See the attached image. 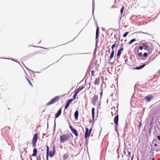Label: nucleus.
<instances>
[{
	"label": "nucleus",
	"instance_id": "obj_9",
	"mask_svg": "<svg viewBox=\"0 0 160 160\" xmlns=\"http://www.w3.org/2000/svg\"><path fill=\"white\" fill-rule=\"evenodd\" d=\"M69 127L70 128L71 131H72L73 133L75 134V135L77 137L78 135V134L77 132V130L75 129H73L72 128V127L71 126H69Z\"/></svg>",
	"mask_w": 160,
	"mask_h": 160
},
{
	"label": "nucleus",
	"instance_id": "obj_31",
	"mask_svg": "<svg viewBox=\"0 0 160 160\" xmlns=\"http://www.w3.org/2000/svg\"><path fill=\"white\" fill-rule=\"evenodd\" d=\"M128 33H129V32H126L125 33H124L123 35V37H126L127 36V35H128Z\"/></svg>",
	"mask_w": 160,
	"mask_h": 160
},
{
	"label": "nucleus",
	"instance_id": "obj_49",
	"mask_svg": "<svg viewBox=\"0 0 160 160\" xmlns=\"http://www.w3.org/2000/svg\"><path fill=\"white\" fill-rule=\"evenodd\" d=\"M102 92H101V96H102Z\"/></svg>",
	"mask_w": 160,
	"mask_h": 160
},
{
	"label": "nucleus",
	"instance_id": "obj_30",
	"mask_svg": "<svg viewBox=\"0 0 160 160\" xmlns=\"http://www.w3.org/2000/svg\"><path fill=\"white\" fill-rule=\"evenodd\" d=\"M148 53L147 52H145L143 54V56L144 57H146L148 56Z\"/></svg>",
	"mask_w": 160,
	"mask_h": 160
},
{
	"label": "nucleus",
	"instance_id": "obj_22",
	"mask_svg": "<svg viewBox=\"0 0 160 160\" xmlns=\"http://www.w3.org/2000/svg\"><path fill=\"white\" fill-rule=\"evenodd\" d=\"M92 116L93 118H94V112H95V109L94 108H92Z\"/></svg>",
	"mask_w": 160,
	"mask_h": 160
},
{
	"label": "nucleus",
	"instance_id": "obj_35",
	"mask_svg": "<svg viewBox=\"0 0 160 160\" xmlns=\"http://www.w3.org/2000/svg\"><path fill=\"white\" fill-rule=\"evenodd\" d=\"M49 147L48 146H47V153H48Z\"/></svg>",
	"mask_w": 160,
	"mask_h": 160
},
{
	"label": "nucleus",
	"instance_id": "obj_24",
	"mask_svg": "<svg viewBox=\"0 0 160 160\" xmlns=\"http://www.w3.org/2000/svg\"><path fill=\"white\" fill-rule=\"evenodd\" d=\"M124 9V7L123 6L120 10V13L121 14V16H122V14L123 13V10Z\"/></svg>",
	"mask_w": 160,
	"mask_h": 160
},
{
	"label": "nucleus",
	"instance_id": "obj_46",
	"mask_svg": "<svg viewBox=\"0 0 160 160\" xmlns=\"http://www.w3.org/2000/svg\"><path fill=\"white\" fill-rule=\"evenodd\" d=\"M158 130L159 131V132H160V128H158Z\"/></svg>",
	"mask_w": 160,
	"mask_h": 160
},
{
	"label": "nucleus",
	"instance_id": "obj_38",
	"mask_svg": "<svg viewBox=\"0 0 160 160\" xmlns=\"http://www.w3.org/2000/svg\"><path fill=\"white\" fill-rule=\"evenodd\" d=\"M48 153H47V155H46L47 160H48Z\"/></svg>",
	"mask_w": 160,
	"mask_h": 160
},
{
	"label": "nucleus",
	"instance_id": "obj_15",
	"mask_svg": "<svg viewBox=\"0 0 160 160\" xmlns=\"http://www.w3.org/2000/svg\"><path fill=\"white\" fill-rule=\"evenodd\" d=\"M114 54V51H112V52L110 54V56L109 58V61H110L113 57Z\"/></svg>",
	"mask_w": 160,
	"mask_h": 160
},
{
	"label": "nucleus",
	"instance_id": "obj_45",
	"mask_svg": "<svg viewBox=\"0 0 160 160\" xmlns=\"http://www.w3.org/2000/svg\"><path fill=\"white\" fill-rule=\"evenodd\" d=\"M154 147H157V144L155 143L154 144Z\"/></svg>",
	"mask_w": 160,
	"mask_h": 160
},
{
	"label": "nucleus",
	"instance_id": "obj_36",
	"mask_svg": "<svg viewBox=\"0 0 160 160\" xmlns=\"http://www.w3.org/2000/svg\"><path fill=\"white\" fill-rule=\"evenodd\" d=\"M72 99H70L69 100V101L67 102V103H68L69 104L70 103H71L72 102Z\"/></svg>",
	"mask_w": 160,
	"mask_h": 160
},
{
	"label": "nucleus",
	"instance_id": "obj_12",
	"mask_svg": "<svg viewBox=\"0 0 160 160\" xmlns=\"http://www.w3.org/2000/svg\"><path fill=\"white\" fill-rule=\"evenodd\" d=\"M62 109L61 108L58 111V112L55 114V118H58L61 114V113Z\"/></svg>",
	"mask_w": 160,
	"mask_h": 160
},
{
	"label": "nucleus",
	"instance_id": "obj_6",
	"mask_svg": "<svg viewBox=\"0 0 160 160\" xmlns=\"http://www.w3.org/2000/svg\"><path fill=\"white\" fill-rule=\"evenodd\" d=\"M153 96L151 94H149L145 97V100L147 102H149L153 99Z\"/></svg>",
	"mask_w": 160,
	"mask_h": 160
},
{
	"label": "nucleus",
	"instance_id": "obj_50",
	"mask_svg": "<svg viewBox=\"0 0 160 160\" xmlns=\"http://www.w3.org/2000/svg\"><path fill=\"white\" fill-rule=\"evenodd\" d=\"M37 53L36 52L35 53V54H36Z\"/></svg>",
	"mask_w": 160,
	"mask_h": 160
},
{
	"label": "nucleus",
	"instance_id": "obj_20",
	"mask_svg": "<svg viewBox=\"0 0 160 160\" xmlns=\"http://www.w3.org/2000/svg\"><path fill=\"white\" fill-rule=\"evenodd\" d=\"M69 157V155L67 154H64L62 156L63 160H66Z\"/></svg>",
	"mask_w": 160,
	"mask_h": 160
},
{
	"label": "nucleus",
	"instance_id": "obj_4",
	"mask_svg": "<svg viewBox=\"0 0 160 160\" xmlns=\"http://www.w3.org/2000/svg\"><path fill=\"white\" fill-rule=\"evenodd\" d=\"M92 103L94 106H96L98 102V96L97 95H94L91 99Z\"/></svg>",
	"mask_w": 160,
	"mask_h": 160
},
{
	"label": "nucleus",
	"instance_id": "obj_47",
	"mask_svg": "<svg viewBox=\"0 0 160 160\" xmlns=\"http://www.w3.org/2000/svg\"><path fill=\"white\" fill-rule=\"evenodd\" d=\"M152 160H155V159H154V158H153L152 159Z\"/></svg>",
	"mask_w": 160,
	"mask_h": 160
},
{
	"label": "nucleus",
	"instance_id": "obj_37",
	"mask_svg": "<svg viewBox=\"0 0 160 160\" xmlns=\"http://www.w3.org/2000/svg\"><path fill=\"white\" fill-rule=\"evenodd\" d=\"M131 154V152L129 151H128V158L129 157H130Z\"/></svg>",
	"mask_w": 160,
	"mask_h": 160
},
{
	"label": "nucleus",
	"instance_id": "obj_19",
	"mask_svg": "<svg viewBox=\"0 0 160 160\" xmlns=\"http://www.w3.org/2000/svg\"><path fill=\"white\" fill-rule=\"evenodd\" d=\"M84 87L83 86H81L79 87V88H78V89L76 91V92H77V93H78L79 92L81 91L83 88H84Z\"/></svg>",
	"mask_w": 160,
	"mask_h": 160
},
{
	"label": "nucleus",
	"instance_id": "obj_39",
	"mask_svg": "<svg viewBox=\"0 0 160 160\" xmlns=\"http://www.w3.org/2000/svg\"><path fill=\"white\" fill-rule=\"evenodd\" d=\"M157 138L158 140H160V136L158 135L157 136Z\"/></svg>",
	"mask_w": 160,
	"mask_h": 160
},
{
	"label": "nucleus",
	"instance_id": "obj_42",
	"mask_svg": "<svg viewBox=\"0 0 160 160\" xmlns=\"http://www.w3.org/2000/svg\"><path fill=\"white\" fill-rule=\"evenodd\" d=\"M151 127H150V129H149V132L150 133H151Z\"/></svg>",
	"mask_w": 160,
	"mask_h": 160
},
{
	"label": "nucleus",
	"instance_id": "obj_41",
	"mask_svg": "<svg viewBox=\"0 0 160 160\" xmlns=\"http://www.w3.org/2000/svg\"><path fill=\"white\" fill-rule=\"evenodd\" d=\"M152 122H151V123H150V127H151V128H152Z\"/></svg>",
	"mask_w": 160,
	"mask_h": 160
},
{
	"label": "nucleus",
	"instance_id": "obj_44",
	"mask_svg": "<svg viewBox=\"0 0 160 160\" xmlns=\"http://www.w3.org/2000/svg\"><path fill=\"white\" fill-rule=\"evenodd\" d=\"M154 134H155V135H157V134H158V133H157L156 131H155L154 132Z\"/></svg>",
	"mask_w": 160,
	"mask_h": 160
},
{
	"label": "nucleus",
	"instance_id": "obj_17",
	"mask_svg": "<svg viewBox=\"0 0 160 160\" xmlns=\"http://www.w3.org/2000/svg\"><path fill=\"white\" fill-rule=\"evenodd\" d=\"M100 78H96L94 81V84L95 85H98L99 83Z\"/></svg>",
	"mask_w": 160,
	"mask_h": 160
},
{
	"label": "nucleus",
	"instance_id": "obj_10",
	"mask_svg": "<svg viewBox=\"0 0 160 160\" xmlns=\"http://www.w3.org/2000/svg\"><path fill=\"white\" fill-rule=\"evenodd\" d=\"M55 147L53 146V149L52 151H50L49 152L48 151V154L49 156L50 157H52L55 154Z\"/></svg>",
	"mask_w": 160,
	"mask_h": 160
},
{
	"label": "nucleus",
	"instance_id": "obj_13",
	"mask_svg": "<svg viewBox=\"0 0 160 160\" xmlns=\"http://www.w3.org/2000/svg\"><path fill=\"white\" fill-rule=\"evenodd\" d=\"M99 33V28L98 26L97 27L96 31V42H97L98 40L97 38H98V35Z\"/></svg>",
	"mask_w": 160,
	"mask_h": 160
},
{
	"label": "nucleus",
	"instance_id": "obj_26",
	"mask_svg": "<svg viewBox=\"0 0 160 160\" xmlns=\"http://www.w3.org/2000/svg\"><path fill=\"white\" fill-rule=\"evenodd\" d=\"M116 42L112 45V47H111L112 49V51H114L113 49H114V48L116 46Z\"/></svg>",
	"mask_w": 160,
	"mask_h": 160
},
{
	"label": "nucleus",
	"instance_id": "obj_29",
	"mask_svg": "<svg viewBox=\"0 0 160 160\" xmlns=\"http://www.w3.org/2000/svg\"><path fill=\"white\" fill-rule=\"evenodd\" d=\"M143 48V47L142 46H140L139 48H138V49H139L140 50H142Z\"/></svg>",
	"mask_w": 160,
	"mask_h": 160
},
{
	"label": "nucleus",
	"instance_id": "obj_34",
	"mask_svg": "<svg viewBox=\"0 0 160 160\" xmlns=\"http://www.w3.org/2000/svg\"><path fill=\"white\" fill-rule=\"evenodd\" d=\"M27 80L28 81V82L29 83V84L32 87L33 86L32 85V84L31 82L27 78Z\"/></svg>",
	"mask_w": 160,
	"mask_h": 160
},
{
	"label": "nucleus",
	"instance_id": "obj_5",
	"mask_svg": "<svg viewBox=\"0 0 160 160\" xmlns=\"http://www.w3.org/2000/svg\"><path fill=\"white\" fill-rule=\"evenodd\" d=\"M38 140V134L35 133L33 138L32 140V143L33 146H34L35 145L36 143L37 142Z\"/></svg>",
	"mask_w": 160,
	"mask_h": 160
},
{
	"label": "nucleus",
	"instance_id": "obj_25",
	"mask_svg": "<svg viewBox=\"0 0 160 160\" xmlns=\"http://www.w3.org/2000/svg\"><path fill=\"white\" fill-rule=\"evenodd\" d=\"M136 41V39L135 38L133 39L132 40H131L128 43V44H132V43L135 41Z\"/></svg>",
	"mask_w": 160,
	"mask_h": 160
},
{
	"label": "nucleus",
	"instance_id": "obj_3",
	"mask_svg": "<svg viewBox=\"0 0 160 160\" xmlns=\"http://www.w3.org/2000/svg\"><path fill=\"white\" fill-rule=\"evenodd\" d=\"M59 97L58 96H57L54 97V98L52 99L48 102L47 103V106H49L53 104L59 100Z\"/></svg>",
	"mask_w": 160,
	"mask_h": 160
},
{
	"label": "nucleus",
	"instance_id": "obj_33",
	"mask_svg": "<svg viewBox=\"0 0 160 160\" xmlns=\"http://www.w3.org/2000/svg\"><path fill=\"white\" fill-rule=\"evenodd\" d=\"M128 58H127L125 60V64H127L128 65H129V64L128 63Z\"/></svg>",
	"mask_w": 160,
	"mask_h": 160
},
{
	"label": "nucleus",
	"instance_id": "obj_48",
	"mask_svg": "<svg viewBox=\"0 0 160 160\" xmlns=\"http://www.w3.org/2000/svg\"><path fill=\"white\" fill-rule=\"evenodd\" d=\"M133 155L132 156V160L133 159Z\"/></svg>",
	"mask_w": 160,
	"mask_h": 160
},
{
	"label": "nucleus",
	"instance_id": "obj_11",
	"mask_svg": "<svg viewBox=\"0 0 160 160\" xmlns=\"http://www.w3.org/2000/svg\"><path fill=\"white\" fill-rule=\"evenodd\" d=\"M123 48H122L118 51L117 54V57H118V58L119 57L121 54L122 52L123 51Z\"/></svg>",
	"mask_w": 160,
	"mask_h": 160
},
{
	"label": "nucleus",
	"instance_id": "obj_40",
	"mask_svg": "<svg viewBox=\"0 0 160 160\" xmlns=\"http://www.w3.org/2000/svg\"><path fill=\"white\" fill-rule=\"evenodd\" d=\"M142 125V124H141V122L139 123V127L140 128L141 127V126Z\"/></svg>",
	"mask_w": 160,
	"mask_h": 160
},
{
	"label": "nucleus",
	"instance_id": "obj_14",
	"mask_svg": "<svg viewBox=\"0 0 160 160\" xmlns=\"http://www.w3.org/2000/svg\"><path fill=\"white\" fill-rule=\"evenodd\" d=\"M10 129V128L9 127H7L2 129V130L3 132H6V133H7L8 132Z\"/></svg>",
	"mask_w": 160,
	"mask_h": 160
},
{
	"label": "nucleus",
	"instance_id": "obj_8",
	"mask_svg": "<svg viewBox=\"0 0 160 160\" xmlns=\"http://www.w3.org/2000/svg\"><path fill=\"white\" fill-rule=\"evenodd\" d=\"M118 119L119 116L118 114L115 117L114 119V122L115 124L116 127H117L118 126Z\"/></svg>",
	"mask_w": 160,
	"mask_h": 160
},
{
	"label": "nucleus",
	"instance_id": "obj_23",
	"mask_svg": "<svg viewBox=\"0 0 160 160\" xmlns=\"http://www.w3.org/2000/svg\"><path fill=\"white\" fill-rule=\"evenodd\" d=\"M139 50L138 49L137 50V52L138 53V55L140 57H142V52H139Z\"/></svg>",
	"mask_w": 160,
	"mask_h": 160
},
{
	"label": "nucleus",
	"instance_id": "obj_43",
	"mask_svg": "<svg viewBox=\"0 0 160 160\" xmlns=\"http://www.w3.org/2000/svg\"><path fill=\"white\" fill-rule=\"evenodd\" d=\"M92 130V128H91L90 129L89 131V132H91Z\"/></svg>",
	"mask_w": 160,
	"mask_h": 160
},
{
	"label": "nucleus",
	"instance_id": "obj_21",
	"mask_svg": "<svg viewBox=\"0 0 160 160\" xmlns=\"http://www.w3.org/2000/svg\"><path fill=\"white\" fill-rule=\"evenodd\" d=\"M146 64H143L141 66L139 67H137L135 68V69L137 70L143 68L145 66Z\"/></svg>",
	"mask_w": 160,
	"mask_h": 160
},
{
	"label": "nucleus",
	"instance_id": "obj_32",
	"mask_svg": "<svg viewBox=\"0 0 160 160\" xmlns=\"http://www.w3.org/2000/svg\"><path fill=\"white\" fill-rule=\"evenodd\" d=\"M91 75L92 76H94V70H92L91 71Z\"/></svg>",
	"mask_w": 160,
	"mask_h": 160
},
{
	"label": "nucleus",
	"instance_id": "obj_2",
	"mask_svg": "<svg viewBox=\"0 0 160 160\" xmlns=\"http://www.w3.org/2000/svg\"><path fill=\"white\" fill-rule=\"evenodd\" d=\"M70 136L68 134H63L60 136V141L61 142L64 143L66 141H68Z\"/></svg>",
	"mask_w": 160,
	"mask_h": 160
},
{
	"label": "nucleus",
	"instance_id": "obj_7",
	"mask_svg": "<svg viewBox=\"0 0 160 160\" xmlns=\"http://www.w3.org/2000/svg\"><path fill=\"white\" fill-rule=\"evenodd\" d=\"M91 132H89L88 128H86V131L85 133V138L86 140V141L87 140L88 138H89V136L90 135Z\"/></svg>",
	"mask_w": 160,
	"mask_h": 160
},
{
	"label": "nucleus",
	"instance_id": "obj_28",
	"mask_svg": "<svg viewBox=\"0 0 160 160\" xmlns=\"http://www.w3.org/2000/svg\"><path fill=\"white\" fill-rule=\"evenodd\" d=\"M69 105L68 103H67L65 106V109H66L68 107Z\"/></svg>",
	"mask_w": 160,
	"mask_h": 160
},
{
	"label": "nucleus",
	"instance_id": "obj_27",
	"mask_svg": "<svg viewBox=\"0 0 160 160\" xmlns=\"http://www.w3.org/2000/svg\"><path fill=\"white\" fill-rule=\"evenodd\" d=\"M78 93H77V92H75V93L74 94V95L73 96V98L74 99V100H75V98H76V97L77 95V94Z\"/></svg>",
	"mask_w": 160,
	"mask_h": 160
},
{
	"label": "nucleus",
	"instance_id": "obj_18",
	"mask_svg": "<svg viewBox=\"0 0 160 160\" xmlns=\"http://www.w3.org/2000/svg\"><path fill=\"white\" fill-rule=\"evenodd\" d=\"M74 117L75 119L77 120L78 119V110H76L74 113Z\"/></svg>",
	"mask_w": 160,
	"mask_h": 160
},
{
	"label": "nucleus",
	"instance_id": "obj_16",
	"mask_svg": "<svg viewBox=\"0 0 160 160\" xmlns=\"http://www.w3.org/2000/svg\"><path fill=\"white\" fill-rule=\"evenodd\" d=\"M33 153L32 154V156L33 157L36 156L37 153V150L36 148H34L33 151Z\"/></svg>",
	"mask_w": 160,
	"mask_h": 160
},
{
	"label": "nucleus",
	"instance_id": "obj_1",
	"mask_svg": "<svg viewBox=\"0 0 160 160\" xmlns=\"http://www.w3.org/2000/svg\"><path fill=\"white\" fill-rule=\"evenodd\" d=\"M142 44L144 49L147 51L148 54H151L154 49L153 45L151 43L146 42L142 43Z\"/></svg>",
	"mask_w": 160,
	"mask_h": 160
}]
</instances>
